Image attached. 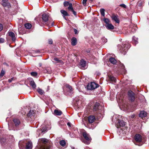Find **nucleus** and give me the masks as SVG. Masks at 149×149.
I'll return each instance as SVG.
<instances>
[{"label": "nucleus", "mask_w": 149, "mask_h": 149, "mask_svg": "<svg viewBox=\"0 0 149 149\" xmlns=\"http://www.w3.org/2000/svg\"><path fill=\"white\" fill-rule=\"evenodd\" d=\"M11 8H11V10H10V11H11V12H10V15H12V13H14L13 11H14L15 10L14 8H13V7H12Z\"/></svg>", "instance_id": "43"}, {"label": "nucleus", "mask_w": 149, "mask_h": 149, "mask_svg": "<svg viewBox=\"0 0 149 149\" xmlns=\"http://www.w3.org/2000/svg\"><path fill=\"white\" fill-rule=\"evenodd\" d=\"M49 19V15L48 14L44 13L42 15V19L39 21V24L41 26L47 24Z\"/></svg>", "instance_id": "3"}, {"label": "nucleus", "mask_w": 149, "mask_h": 149, "mask_svg": "<svg viewBox=\"0 0 149 149\" xmlns=\"http://www.w3.org/2000/svg\"><path fill=\"white\" fill-rule=\"evenodd\" d=\"M103 107L100 105L99 103L96 102L93 107V111L95 112V114L97 115V117H103L102 114L104 112Z\"/></svg>", "instance_id": "1"}, {"label": "nucleus", "mask_w": 149, "mask_h": 149, "mask_svg": "<svg viewBox=\"0 0 149 149\" xmlns=\"http://www.w3.org/2000/svg\"><path fill=\"white\" fill-rule=\"evenodd\" d=\"M5 71L4 70H2L0 74V78H1L5 74Z\"/></svg>", "instance_id": "41"}, {"label": "nucleus", "mask_w": 149, "mask_h": 149, "mask_svg": "<svg viewBox=\"0 0 149 149\" xmlns=\"http://www.w3.org/2000/svg\"><path fill=\"white\" fill-rule=\"evenodd\" d=\"M72 149H75L74 147L72 148Z\"/></svg>", "instance_id": "64"}, {"label": "nucleus", "mask_w": 149, "mask_h": 149, "mask_svg": "<svg viewBox=\"0 0 149 149\" xmlns=\"http://www.w3.org/2000/svg\"><path fill=\"white\" fill-rule=\"evenodd\" d=\"M69 5V3L68 2L65 1L64 2V5L65 7Z\"/></svg>", "instance_id": "45"}, {"label": "nucleus", "mask_w": 149, "mask_h": 149, "mask_svg": "<svg viewBox=\"0 0 149 149\" xmlns=\"http://www.w3.org/2000/svg\"><path fill=\"white\" fill-rule=\"evenodd\" d=\"M102 40L105 43H106L107 42V39L104 38H102Z\"/></svg>", "instance_id": "51"}, {"label": "nucleus", "mask_w": 149, "mask_h": 149, "mask_svg": "<svg viewBox=\"0 0 149 149\" xmlns=\"http://www.w3.org/2000/svg\"><path fill=\"white\" fill-rule=\"evenodd\" d=\"M86 61L83 59L81 60L79 66L82 69H85V67L86 66Z\"/></svg>", "instance_id": "11"}, {"label": "nucleus", "mask_w": 149, "mask_h": 149, "mask_svg": "<svg viewBox=\"0 0 149 149\" xmlns=\"http://www.w3.org/2000/svg\"><path fill=\"white\" fill-rule=\"evenodd\" d=\"M31 75L33 77H36L38 75V73L36 72H31Z\"/></svg>", "instance_id": "38"}, {"label": "nucleus", "mask_w": 149, "mask_h": 149, "mask_svg": "<svg viewBox=\"0 0 149 149\" xmlns=\"http://www.w3.org/2000/svg\"><path fill=\"white\" fill-rule=\"evenodd\" d=\"M19 146L20 149H23L25 147L24 144H22L21 141H20L19 143Z\"/></svg>", "instance_id": "31"}, {"label": "nucleus", "mask_w": 149, "mask_h": 149, "mask_svg": "<svg viewBox=\"0 0 149 149\" xmlns=\"http://www.w3.org/2000/svg\"><path fill=\"white\" fill-rule=\"evenodd\" d=\"M87 1V0H83L82 1V3L84 5H85L86 4V2Z\"/></svg>", "instance_id": "50"}, {"label": "nucleus", "mask_w": 149, "mask_h": 149, "mask_svg": "<svg viewBox=\"0 0 149 149\" xmlns=\"http://www.w3.org/2000/svg\"><path fill=\"white\" fill-rule=\"evenodd\" d=\"M54 25V22H52L51 24V26H53Z\"/></svg>", "instance_id": "61"}, {"label": "nucleus", "mask_w": 149, "mask_h": 149, "mask_svg": "<svg viewBox=\"0 0 149 149\" xmlns=\"http://www.w3.org/2000/svg\"><path fill=\"white\" fill-rule=\"evenodd\" d=\"M32 148V143L29 142L26 143L25 149H31Z\"/></svg>", "instance_id": "20"}, {"label": "nucleus", "mask_w": 149, "mask_h": 149, "mask_svg": "<svg viewBox=\"0 0 149 149\" xmlns=\"http://www.w3.org/2000/svg\"><path fill=\"white\" fill-rule=\"evenodd\" d=\"M72 13H73V14L75 15L76 16L77 15V13L74 10V9L72 10L71 11Z\"/></svg>", "instance_id": "52"}, {"label": "nucleus", "mask_w": 149, "mask_h": 149, "mask_svg": "<svg viewBox=\"0 0 149 149\" xmlns=\"http://www.w3.org/2000/svg\"><path fill=\"white\" fill-rule=\"evenodd\" d=\"M61 13L64 16H69V15L67 12L65 10H61Z\"/></svg>", "instance_id": "30"}, {"label": "nucleus", "mask_w": 149, "mask_h": 149, "mask_svg": "<svg viewBox=\"0 0 149 149\" xmlns=\"http://www.w3.org/2000/svg\"><path fill=\"white\" fill-rule=\"evenodd\" d=\"M110 80L113 83H115L116 82V79L115 77L113 76H109Z\"/></svg>", "instance_id": "26"}, {"label": "nucleus", "mask_w": 149, "mask_h": 149, "mask_svg": "<svg viewBox=\"0 0 149 149\" xmlns=\"http://www.w3.org/2000/svg\"><path fill=\"white\" fill-rule=\"evenodd\" d=\"M104 22L106 23L105 25H107L110 23V21L109 19L107 18H104L103 19Z\"/></svg>", "instance_id": "29"}, {"label": "nucleus", "mask_w": 149, "mask_h": 149, "mask_svg": "<svg viewBox=\"0 0 149 149\" xmlns=\"http://www.w3.org/2000/svg\"><path fill=\"white\" fill-rule=\"evenodd\" d=\"M104 11L105 10L104 8H101L100 9V12L101 15L103 17H104L105 16Z\"/></svg>", "instance_id": "37"}, {"label": "nucleus", "mask_w": 149, "mask_h": 149, "mask_svg": "<svg viewBox=\"0 0 149 149\" xmlns=\"http://www.w3.org/2000/svg\"><path fill=\"white\" fill-rule=\"evenodd\" d=\"M37 91L38 92L40 95H42L44 93V91L40 88H38L37 89Z\"/></svg>", "instance_id": "34"}, {"label": "nucleus", "mask_w": 149, "mask_h": 149, "mask_svg": "<svg viewBox=\"0 0 149 149\" xmlns=\"http://www.w3.org/2000/svg\"><path fill=\"white\" fill-rule=\"evenodd\" d=\"M10 2L11 3V4H10V8H11L12 6L13 8H14L15 10L14 11H13L14 13H12V15H15L17 12L18 7L17 1L16 0H10Z\"/></svg>", "instance_id": "5"}, {"label": "nucleus", "mask_w": 149, "mask_h": 149, "mask_svg": "<svg viewBox=\"0 0 149 149\" xmlns=\"http://www.w3.org/2000/svg\"><path fill=\"white\" fill-rule=\"evenodd\" d=\"M2 5L4 7H7L9 8V3L8 0H3Z\"/></svg>", "instance_id": "14"}, {"label": "nucleus", "mask_w": 149, "mask_h": 149, "mask_svg": "<svg viewBox=\"0 0 149 149\" xmlns=\"http://www.w3.org/2000/svg\"><path fill=\"white\" fill-rule=\"evenodd\" d=\"M68 9L69 10L71 11L73 9V8L72 7V4L70 3L69 5V6L68 8Z\"/></svg>", "instance_id": "42"}, {"label": "nucleus", "mask_w": 149, "mask_h": 149, "mask_svg": "<svg viewBox=\"0 0 149 149\" xmlns=\"http://www.w3.org/2000/svg\"><path fill=\"white\" fill-rule=\"evenodd\" d=\"M3 25L0 24V31H1L3 29Z\"/></svg>", "instance_id": "53"}, {"label": "nucleus", "mask_w": 149, "mask_h": 149, "mask_svg": "<svg viewBox=\"0 0 149 149\" xmlns=\"http://www.w3.org/2000/svg\"><path fill=\"white\" fill-rule=\"evenodd\" d=\"M111 17L112 20L115 21L116 23H119L120 21L118 17V15H113Z\"/></svg>", "instance_id": "12"}, {"label": "nucleus", "mask_w": 149, "mask_h": 149, "mask_svg": "<svg viewBox=\"0 0 149 149\" xmlns=\"http://www.w3.org/2000/svg\"><path fill=\"white\" fill-rule=\"evenodd\" d=\"M129 99L131 102L134 101L135 99V94L131 91H129L128 93Z\"/></svg>", "instance_id": "8"}, {"label": "nucleus", "mask_w": 149, "mask_h": 149, "mask_svg": "<svg viewBox=\"0 0 149 149\" xmlns=\"http://www.w3.org/2000/svg\"><path fill=\"white\" fill-rule=\"evenodd\" d=\"M39 65L40 66H40H41V65H42V64H41V63H39Z\"/></svg>", "instance_id": "63"}, {"label": "nucleus", "mask_w": 149, "mask_h": 149, "mask_svg": "<svg viewBox=\"0 0 149 149\" xmlns=\"http://www.w3.org/2000/svg\"><path fill=\"white\" fill-rule=\"evenodd\" d=\"M86 52L88 53H90V51L89 50H86Z\"/></svg>", "instance_id": "58"}, {"label": "nucleus", "mask_w": 149, "mask_h": 149, "mask_svg": "<svg viewBox=\"0 0 149 149\" xmlns=\"http://www.w3.org/2000/svg\"><path fill=\"white\" fill-rule=\"evenodd\" d=\"M54 61H58L59 62H60L61 61V60H59L58 58L56 57L54 58Z\"/></svg>", "instance_id": "48"}, {"label": "nucleus", "mask_w": 149, "mask_h": 149, "mask_svg": "<svg viewBox=\"0 0 149 149\" xmlns=\"http://www.w3.org/2000/svg\"><path fill=\"white\" fill-rule=\"evenodd\" d=\"M9 119H8V117H7L6 118V120L7 122H8V127H9Z\"/></svg>", "instance_id": "55"}, {"label": "nucleus", "mask_w": 149, "mask_h": 149, "mask_svg": "<svg viewBox=\"0 0 149 149\" xmlns=\"http://www.w3.org/2000/svg\"><path fill=\"white\" fill-rule=\"evenodd\" d=\"M25 26L26 29H30L32 25L30 23H26L25 24Z\"/></svg>", "instance_id": "32"}, {"label": "nucleus", "mask_w": 149, "mask_h": 149, "mask_svg": "<svg viewBox=\"0 0 149 149\" xmlns=\"http://www.w3.org/2000/svg\"><path fill=\"white\" fill-rule=\"evenodd\" d=\"M95 120V117L94 116H90L88 117V121L89 123H93Z\"/></svg>", "instance_id": "13"}, {"label": "nucleus", "mask_w": 149, "mask_h": 149, "mask_svg": "<svg viewBox=\"0 0 149 149\" xmlns=\"http://www.w3.org/2000/svg\"><path fill=\"white\" fill-rule=\"evenodd\" d=\"M0 142L1 144L3 145L6 142V139L4 138H2L1 139Z\"/></svg>", "instance_id": "40"}, {"label": "nucleus", "mask_w": 149, "mask_h": 149, "mask_svg": "<svg viewBox=\"0 0 149 149\" xmlns=\"http://www.w3.org/2000/svg\"><path fill=\"white\" fill-rule=\"evenodd\" d=\"M117 121L118 122L119 125L121 127H123L125 125V123L123 120L118 119Z\"/></svg>", "instance_id": "18"}, {"label": "nucleus", "mask_w": 149, "mask_h": 149, "mask_svg": "<svg viewBox=\"0 0 149 149\" xmlns=\"http://www.w3.org/2000/svg\"><path fill=\"white\" fill-rule=\"evenodd\" d=\"M48 43L50 44H52L53 43V41L52 39H49L48 40Z\"/></svg>", "instance_id": "49"}, {"label": "nucleus", "mask_w": 149, "mask_h": 149, "mask_svg": "<svg viewBox=\"0 0 149 149\" xmlns=\"http://www.w3.org/2000/svg\"><path fill=\"white\" fill-rule=\"evenodd\" d=\"M4 42V39L2 38H0V43H2Z\"/></svg>", "instance_id": "46"}, {"label": "nucleus", "mask_w": 149, "mask_h": 149, "mask_svg": "<svg viewBox=\"0 0 149 149\" xmlns=\"http://www.w3.org/2000/svg\"><path fill=\"white\" fill-rule=\"evenodd\" d=\"M66 87L67 93L69 95L72 94L73 93V89L72 87L69 85H67Z\"/></svg>", "instance_id": "9"}, {"label": "nucleus", "mask_w": 149, "mask_h": 149, "mask_svg": "<svg viewBox=\"0 0 149 149\" xmlns=\"http://www.w3.org/2000/svg\"><path fill=\"white\" fill-rule=\"evenodd\" d=\"M98 86V84H96L94 82H91L87 85V89L88 90H92L97 88Z\"/></svg>", "instance_id": "7"}, {"label": "nucleus", "mask_w": 149, "mask_h": 149, "mask_svg": "<svg viewBox=\"0 0 149 149\" xmlns=\"http://www.w3.org/2000/svg\"><path fill=\"white\" fill-rule=\"evenodd\" d=\"M82 135L84 138L86 140L84 141V143L86 144H89L90 142H89L91 139V137L89 134L87 133L86 132H83Z\"/></svg>", "instance_id": "6"}, {"label": "nucleus", "mask_w": 149, "mask_h": 149, "mask_svg": "<svg viewBox=\"0 0 149 149\" xmlns=\"http://www.w3.org/2000/svg\"><path fill=\"white\" fill-rule=\"evenodd\" d=\"M48 140L45 138H42L39 140V141L42 143L46 144L48 142Z\"/></svg>", "instance_id": "28"}, {"label": "nucleus", "mask_w": 149, "mask_h": 149, "mask_svg": "<svg viewBox=\"0 0 149 149\" xmlns=\"http://www.w3.org/2000/svg\"><path fill=\"white\" fill-rule=\"evenodd\" d=\"M13 121L16 127L18 126L20 123L19 120L17 119H13Z\"/></svg>", "instance_id": "23"}, {"label": "nucleus", "mask_w": 149, "mask_h": 149, "mask_svg": "<svg viewBox=\"0 0 149 149\" xmlns=\"http://www.w3.org/2000/svg\"><path fill=\"white\" fill-rule=\"evenodd\" d=\"M35 149H49L48 148L42 146L37 147Z\"/></svg>", "instance_id": "39"}, {"label": "nucleus", "mask_w": 149, "mask_h": 149, "mask_svg": "<svg viewBox=\"0 0 149 149\" xmlns=\"http://www.w3.org/2000/svg\"><path fill=\"white\" fill-rule=\"evenodd\" d=\"M10 139H11V142H14V141H15V139H14V138L13 137V136L10 135Z\"/></svg>", "instance_id": "44"}, {"label": "nucleus", "mask_w": 149, "mask_h": 149, "mask_svg": "<svg viewBox=\"0 0 149 149\" xmlns=\"http://www.w3.org/2000/svg\"><path fill=\"white\" fill-rule=\"evenodd\" d=\"M105 26L107 29L108 30H112L114 28V26L110 23L108 24L107 25H105Z\"/></svg>", "instance_id": "16"}, {"label": "nucleus", "mask_w": 149, "mask_h": 149, "mask_svg": "<svg viewBox=\"0 0 149 149\" xmlns=\"http://www.w3.org/2000/svg\"><path fill=\"white\" fill-rule=\"evenodd\" d=\"M138 38L133 36L132 38V41L133 43L135 45L137 44L138 43Z\"/></svg>", "instance_id": "21"}, {"label": "nucleus", "mask_w": 149, "mask_h": 149, "mask_svg": "<svg viewBox=\"0 0 149 149\" xmlns=\"http://www.w3.org/2000/svg\"><path fill=\"white\" fill-rule=\"evenodd\" d=\"M14 79V78H11V80L10 79V82H11V81H12V80H13V79Z\"/></svg>", "instance_id": "59"}, {"label": "nucleus", "mask_w": 149, "mask_h": 149, "mask_svg": "<svg viewBox=\"0 0 149 149\" xmlns=\"http://www.w3.org/2000/svg\"><path fill=\"white\" fill-rule=\"evenodd\" d=\"M50 128L48 127H45V128H43L42 129V132H46L47 130H49L50 129Z\"/></svg>", "instance_id": "36"}, {"label": "nucleus", "mask_w": 149, "mask_h": 149, "mask_svg": "<svg viewBox=\"0 0 149 149\" xmlns=\"http://www.w3.org/2000/svg\"><path fill=\"white\" fill-rule=\"evenodd\" d=\"M125 42H123L121 45H118V47L120 52L123 54L124 55H125L128 49L130 47V46L128 44L126 45Z\"/></svg>", "instance_id": "2"}, {"label": "nucleus", "mask_w": 149, "mask_h": 149, "mask_svg": "<svg viewBox=\"0 0 149 149\" xmlns=\"http://www.w3.org/2000/svg\"><path fill=\"white\" fill-rule=\"evenodd\" d=\"M147 115V113L144 111H141L139 114V117L143 118L146 117Z\"/></svg>", "instance_id": "19"}, {"label": "nucleus", "mask_w": 149, "mask_h": 149, "mask_svg": "<svg viewBox=\"0 0 149 149\" xmlns=\"http://www.w3.org/2000/svg\"><path fill=\"white\" fill-rule=\"evenodd\" d=\"M67 125L69 127H70L71 126V123L70 122H68L67 123Z\"/></svg>", "instance_id": "54"}, {"label": "nucleus", "mask_w": 149, "mask_h": 149, "mask_svg": "<svg viewBox=\"0 0 149 149\" xmlns=\"http://www.w3.org/2000/svg\"><path fill=\"white\" fill-rule=\"evenodd\" d=\"M35 112L33 110H30L29 112L27 114V116L29 118V117L31 118L32 116H34Z\"/></svg>", "instance_id": "17"}, {"label": "nucleus", "mask_w": 149, "mask_h": 149, "mask_svg": "<svg viewBox=\"0 0 149 149\" xmlns=\"http://www.w3.org/2000/svg\"><path fill=\"white\" fill-rule=\"evenodd\" d=\"M7 35L8 36H9V31H8L7 33Z\"/></svg>", "instance_id": "62"}, {"label": "nucleus", "mask_w": 149, "mask_h": 149, "mask_svg": "<svg viewBox=\"0 0 149 149\" xmlns=\"http://www.w3.org/2000/svg\"><path fill=\"white\" fill-rule=\"evenodd\" d=\"M109 61L111 63L114 64L116 63V61L113 57H111L109 59Z\"/></svg>", "instance_id": "27"}, {"label": "nucleus", "mask_w": 149, "mask_h": 149, "mask_svg": "<svg viewBox=\"0 0 149 149\" xmlns=\"http://www.w3.org/2000/svg\"><path fill=\"white\" fill-rule=\"evenodd\" d=\"M120 7H123L124 8H126V6L124 4H120Z\"/></svg>", "instance_id": "47"}, {"label": "nucleus", "mask_w": 149, "mask_h": 149, "mask_svg": "<svg viewBox=\"0 0 149 149\" xmlns=\"http://www.w3.org/2000/svg\"><path fill=\"white\" fill-rule=\"evenodd\" d=\"M54 114L57 116H60L62 113V111L57 109H55L54 111Z\"/></svg>", "instance_id": "24"}, {"label": "nucleus", "mask_w": 149, "mask_h": 149, "mask_svg": "<svg viewBox=\"0 0 149 149\" xmlns=\"http://www.w3.org/2000/svg\"><path fill=\"white\" fill-rule=\"evenodd\" d=\"M74 32L75 33V34H77V33L78 31L76 29H74Z\"/></svg>", "instance_id": "57"}, {"label": "nucleus", "mask_w": 149, "mask_h": 149, "mask_svg": "<svg viewBox=\"0 0 149 149\" xmlns=\"http://www.w3.org/2000/svg\"><path fill=\"white\" fill-rule=\"evenodd\" d=\"M134 139L136 143H135L136 145L139 146L142 145L143 143H141L142 137L139 134H136L134 136Z\"/></svg>", "instance_id": "4"}, {"label": "nucleus", "mask_w": 149, "mask_h": 149, "mask_svg": "<svg viewBox=\"0 0 149 149\" xmlns=\"http://www.w3.org/2000/svg\"><path fill=\"white\" fill-rule=\"evenodd\" d=\"M16 38V37L15 34L13 32L10 31V40H11L12 42H15Z\"/></svg>", "instance_id": "10"}, {"label": "nucleus", "mask_w": 149, "mask_h": 149, "mask_svg": "<svg viewBox=\"0 0 149 149\" xmlns=\"http://www.w3.org/2000/svg\"><path fill=\"white\" fill-rule=\"evenodd\" d=\"M134 117H135V116H134V115H132V116H131V118H134Z\"/></svg>", "instance_id": "60"}, {"label": "nucleus", "mask_w": 149, "mask_h": 149, "mask_svg": "<svg viewBox=\"0 0 149 149\" xmlns=\"http://www.w3.org/2000/svg\"><path fill=\"white\" fill-rule=\"evenodd\" d=\"M59 143L63 147H64L66 144L65 141L64 140H62L61 141L59 142Z\"/></svg>", "instance_id": "33"}, {"label": "nucleus", "mask_w": 149, "mask_h": 149, "mask_svg": "<svg viewBox=\"0 0 149 149\" xmlns=\"http://www.w3.org/2000/svg\"><path fill=\"white\" fill-rule=\"evenodd\" d=\"M77 43V39L74 37L72 38L71 39V44L73 46L75 45Z\"/></svg>", "instance_id": "22"}, {"label": "nucleus", "mask_w": 149, "mask_h": 149, "mask_svg": "<svg viewBox=\"0 0 149 149\" xmlns=\"http://www.w3.org/2000/svg\"><path fill=\"white\" fill-rule=\"evenodd\" d=\"M121 65L123 72L124 74H125L126 72V70L125 69L124 65L123 64H122Z\"/></svg>", "instance_id": "35"}, {"label": "nucleus", "mask_w": 149, "mask_h": 149, "mask_svg": "<svg viewBox=\"0 0 149 149\" xmlns=\"http://www.w3.org/2000/svg\"><path fill=\"white\" fill-rule=\"evenodd\" d=\"M69 135L72 138L74 136V135L73 134V133H70Z\"/></svg>", "instance_id": "56"}, {"label": "nucleus", "mask_w": 149, "mask_h": 149, "mask_svg": "<svg viewBox=\"0 0 149 149\" xmlns=\"http://www.w3.org/2000/svg\"><path fill=\"white\" fill-rule=\"evenodd\" d=\"M43 72L45 73L50 74L51 73V69L49 68H46L44 70Z\"/></svg>", "instance_id": "25"}, {"label": "nucleus", "mask_w": 149, "mask_h": 149, "mask_svg": "<svg viewBox=\"0 0 149 149\" xmlns=\"http://www.w3.org/2000/svg\"><path fill=\"white\" fill-rule=\"evenodd\" d=\"M30 85L33 88H36V85L33 79L31 78L29 80Z\"/></svg>", "instance_id": "15"}]
</instances>
